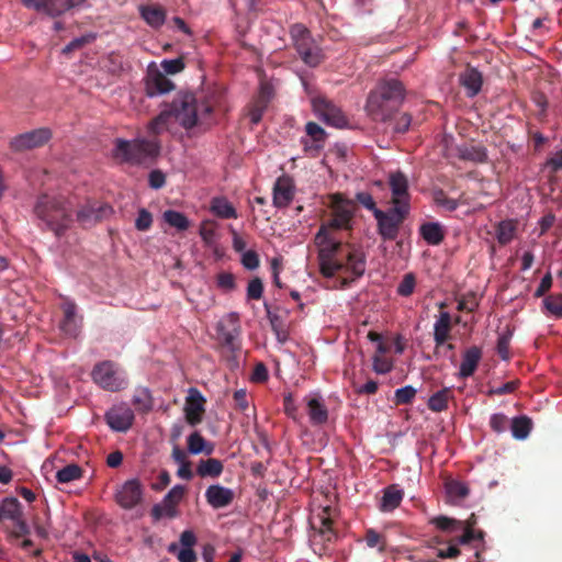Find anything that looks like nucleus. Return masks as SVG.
Listing matches in <instances>:
<instances>
[{
  "instance_id": "34",
  "label": "nucleus",
  "mask_w": 562,
  "mask_h": 562,
  "mask_svg": "<svg viewBox=\"0 0 562 562\" xmlns=\"http://www.w3.org/2000/svg\"><path fill=\"white\" fill-rule=\"evenodd\" d=\"M188 450L192 454L205 453L210 456L214 451V445L212 442H207L200 432H192L188 439Z\"/></svg>"
},
{
  "instance_id": "26",
  "label": "nucleus",
  "mask_w": 562,
  "mask_h": 562,
  "mask_svg": "<svg viewBox=\"0 0 562 562\" xmlns=\"http://www.w3.org/2000/svg\"><path fill=\"white\" fill-rule=\"evenodd\" d=\"M404 493L396 485H389L383 490L379 509L383 513L393 512L403 501Z\"/></svg>"
},
{
  "instance_id": "47",
  "label": "nucleus",
  "mask_w": 562,
  "mask_h": 562,
  "mask_svg": "<svg viewBox=\"0 0 562 562\" xmlns=\"http://www.w3.org/2000/svg\"><path fill=\"white\" fill-rule=\"evenodd\" d=\"M434 202L449 212L456 211L459 206V202L448 198L442 189H438L434 192Z\"/></svg>"
},
{
  "instance_id": "61",
  "label": "nucleus",
  "mask_w": 562,
  "mask_h": 562,
  "mask_svg": "<svg viewBox=\"0 0 562 562\" xmlns=\"http://www.w3.org/2000/svg\"><path fill=\"white\" fill-rule=\"evenodd\" d=\"M512 334L508 331L506 334H502L497 339V353L503 360L509 359V342H510Z\"/></svg>"
},
{
  "instance_id": "36",
  "label": "nucleus",
  "mask_w": 562,
  "mask_h": 562,
  "mask_svg": "<svg viewBox=\"0 0 562 562\" xmlns=\"http://www.w3.org/2000/svg\"><path fill=\"white\" fill-rule=\"evenodd\" d=\"M451 398H453L452 390L450 387H443L429 397L427 403L428 408L436 413L443 412L448 408V403Z\"/></svg>"
},
{
  "instance_id": "48",
  "label": "nucleus",
  "mask_w": 562,
  "mask_h": 562,
  "mask_svg": "<svg viewBox=\"0 0 562 562\" xmlns=\"http://www.w3.org/2000/svg\"><path fill=\"white\" fill-rule=\"evenodd\" d=\"M416 396V390L412 385L397 389L394 394L395 405H405L413 402Z\"/></svg>"
},
{
  "instance_id": "28",
  "label": "nucleus",
  "mask_w": 562,
  "mask_h": 562,
  "mask_svg": "<svg viewBox=\"0 0 562 562\" xmlns=\"http://www.w3.org/2000/svg\"><path fill=\"white\" fill-rule=\"evenodd\" d=\"M307 414L310 422L314 426H321L328 420V409L318 398H310L307 401Z\"/></svg>"
},
{
  "instance_id": "18",
  "label": "nucleus",
  "mask_w": 562,
  "mask_h": 562,
  "mask_svg": "<svg viewBox=\"0 0 562 562\" xmlns=\"http://www.w3.org/2000/svg\"><path fill=\"white\" fill-rule=\"evenodd\" d=\"M306 137L302 138V144L306 153L317 154L323 147L326 133L322 126L315 122H308L305 126Z\"/></svg>"
},
{
  "instance_id": "51",
  "label": "nucleus",
  "mask_w": 562,
  "mask_h": 562,
  "mask_svg": "<svg viewBox=\"0 0 562 562\" xmlns=\"http://www.w3.org/2000/svg\"><path fill=\"white\" fill-rule=\"evenodd\" d=\"M446 490L451 497L456 498H464L469 494V487L467 484L454 480L446 483Z\"/></svg>"
},
{
  "instance_id": "5",
  "label": "nucleus",
  "mask_w": 562,
  "mask_h": 562,
  "mask_svg": "<svg viewBox=\"0 0 562 562\" xmlns=\"http://www.w3.org/2000/svg\"><path fill=\"white\" fill-rule=\"evenodd\" d=\"M160 153V144L156 139L135 138L126 140L115 139L113 158L130 165H143L155 159Z\"/></svg>"
},
{
  "instance_id": "39",
  "label": "nucleus",
  "mask_w": 562,
  "mask_h": 562,
  "mask_svg": "<svg viewBox=\"0 0 562 562\" xmlns=\"http://www.w3.org/2000/svg\"><path fill=\"white\" fill-rule=\"evenodd\" d=\"M510 429L515 439L524 440L532 429V420L526 415L515 417L512 419Z\"/></svg>"
},
{
  "instance_id": "35",
  "label": "nucleus",
  "mask_w": 562,
  "mask_h": 562,
  "mask_svg": "<svg viewBox=\"0 0 562 562\" xmlns=\"http://www.w3.org/2000/svg\"><path fill=\"white\" fill-rule=\"evenodd\" d=\"M23 516L22 506L18 498L5 497L0 504V521L4 519L16 520Z\"/></svg>"
},
{
  "instance_id": "3",
  "label": "nucleus",
  "mask_w": 562,
  "mask_h": 562,
  "mask_svg": "<svg viewBox=\"0 0 562 562\" xmlns=\"http://www.w3.org/2000/svg\"><path fill=\"white\" fill-rule=\"evenodd\" d=\"M404 98L403 83L394 78L385 79L369 93L366 109L372 120L385 122L398 111Z\"/></svg>"
},
{
  "instance_id": "46",
  "label": "nucleus",
  "mask_w": 562,
  "mask_h": 562,
  "mask_svg": "<svg viewBox=\"0 0 562 562\" xmlns=\"http://www.w3.org/2000/svg\"><path fill=\"white\" fill-rule=\"evenodd\" d=\"M515 224L512 221H503L496 228V237L499 244L506 245L513 238L515 234Z\"/></svg>"
},
{
  "instance_id": "64",
  "label": "nucleus",
  "mask_w": 562,
  "mask_h": 562,
  "mask_svg": "<svg viewBox=\"0 0 562 562\" xmlns=\"http://www.w3.org/2000/svg\"><path fill=\"white\" fill-rule=\"evenodd\" d=\"M411 123L412 116L408 113H403L395 120L393 130L395 133H406L411 126Z\"/></svg>"
},
{
  "instance_id": "2",
  "label": "nucleus",
  "mask_w": 562,
  "mask_h": 562,
  "mask_svg": "<svg viewBox=\"0 0 562 562\" xmlns=\"http://www.w3.org/2000/svg\"><path fill=\"white\" fill-rule=\"evenodd\" d=\"M41 224L56 237H63L74 223V204L60 194H42L34 205Z\"/></svg>"
},
{
  "instance_id": "1",
  "label": "nucleus",
  "mask_w": 562,
  "mask_h": 562,
  "mask_svg": "<svg viewBox=\"0 0 562 562\" xmlns=\"http://www.w3.org/2000/svg\"><path fill=\"white\" fill-rule=\"evenodd\" d=\"M315 245L318 248L319 270L324 277L331 278L337 272H345L355 280L364 274L367 260L360 248L339 239H330Z\"/></svg>"
},
{
  "instance_id": "56",
  "label": "nucleus",
  "mask_w": 562,
  "mask_h": 562,
  "mask_svg": "<svg viewBox=\"0 0 562 562\" xmlns=\"http://www.w3.org/2000/svg\"><path fill=\"white\" fill-rule=\"evenodd\" d=\"M95 36L92 35V34H87V35H83V36H80V37H77V38H74L71 42H69L64 48H63V53L64 54H69L76 49H79L81 47H83L85 45L91 43L92 41H94Z\"/></svg>"
},
{
  "instance_id": "29",
  "label": "nucleus",
  "mask_w": 562,
  "mask_h": 562,
  "mask_svg": "<svg viewBox=\"0 0 562 562\" xmlns=\"http://www.w3.org/2000/svg\"><path fill=\"white\" fill-rule=\"evenodd\" d=\"M175 88L173 82L161 72L155 74L147 82V94L154 97L157 94H164L171 91Z\"/></svg>"
},
{
  "instance_id": "38",
  "label": "nucleus",
  "mask_w": 562,
  "mask_h": 562,
  "mask_svg": "<svg viewBox=\"0 0 562 562\" xmlns=\"http://www.w3.org/2000/svg\"><path fill=\"white\" fill-rule=\"evenodd\" d=\"M458 157L461 160L482 164L487 160L486 149L483 146H461L458 148Z\"/></svg>"
},
{
  "instance_id": "43",
  "label": "nucleus",
  "mask_w": 562,
  "mask_h": 562,
  "mask_svg": "<svg viewBox=\"0 0 562 562\" xmlns=\"http://www.w3.org/2000/svg\"><path fill=\"white\" fill-rule=\"evenodd\" d=\"M430 524L436 526L439 530L446 531V532H453L457 530H461V528H463L462 521L457 520L454 518L447 517V516L434 517L430 520Z\"/></svg>"
},
{
  "instance_id": "27",
  "label": "nucleus",
  "mask_w": 562,
  "mask_h": 562,
  "mask_svg": "<svg viewBox=\"0 0 562 562\" xmlns=\"http://www.w3.org/2000/svg\"><path fill=\"white\" fill-rule=\"evenodd\" d=\"M86 0H47L44 12L50 16L60 15L69 10L83 7Z\"/></svg>"
},
{
  "instance_id": "10",
  "label": "nucleus",
  "mask_w": 562,
  "mask_h": 562,
  "mask_svg": "<svg viewBox=\"0 0 562 562\" xmlns=\"http://www.w3.org/2000/svg\"><path fill=\"white\" fill-rule=\"evenodd\" d=\"M112 212L109 204L88 200L77 209L76 221L81 227L88 228L109 217Z\"/></svg>"
},
{
  "instance_id": "15",
  "label": "nucleus",
  "mask_w": 562,
  "mask_h": 562,
  "mask_svg": "<svg viewBox=\"0 0 562 562\" xmlns=\"http://www.w3.org/2000/svg\"><path fill=\"white\" fill-rule=\"evenodd\" d=\"M315 109L319 113L321 117L329 125L344 127L348 123L342 111L326 99L316 100Z\"/></svg>"
},
{
  "instance_id": "55",
  "label": "nucleus",
  "mask_w": 562,
  "mask_h": 562,
  "mask_svg": "<svg viewBox=\"0 0 562 562\" xmlns=\"http://www.w3.org/2000/svg\"><path fill=\"white\" fill-rule=\"evenodd\" d=\"M153 224V216L151 213L148 212L146 209H140L138 211L136 221H135V227L136 229L140 232H146L151 227Z\"/></svg>"
},
{
  "instance_id": "53",
  "label": "nucleus",
  "mask_w": 562,
  "mask_h": 562,
  "mask_svg": "<svg viewBox=\"0 0 562 562\" xmlns=\"http://www.w3.org/2000/svg\"><path fill=\"white\" fill-rule=\"evenodd\" d=\"M263 294V282L260 278H252L247 285V300H260Z\"/></svg>"
},
{
  "instance_id": "13",
  "label": "nucleus",
  "mask_w": 562,
  "mask_h": 562,
  "mask_svg": "<svg viewBox=\"0 0 562 562\" xmlns=\"http://www.w3.org/2000/svg\"><path fill=\"white\" fill-rule=\"evenodd\" d=\"M105 419L111 429L126 431L133 425L134 413L127 405L121 404L109 409Z\"/></svg>"
},
{
  "instance_id": "42",
  "label": "nucleus",
  "mask_w": 562,
  "mask_h": 562,
  "mask_svg": "<svg viewBox=\"0 0 562 562\" xmlns=\"http://www.w3.org/2000/svg\"><path fill=\"white\" fill-rule=\"evenodd\" d=\"M82 473L83 471L78 464L71 463L57 471L56 480L59 483H69L80 479Z\"/></svg>"
},
{
  "instance_id": "63",
  "label": "nucleus",
  "mask_w": 562,
  "mask_h": 562,
  "mask_svg": "<svg viewBox=\"0 0 562 562\" xmlns=\"http://www.w3.org/2000/svg\"><path fill=\"white\" fill-rule=\"evenodd\" d=\"M258 254L254 250H247L241 257L243 266L248 270H255L259 267Z\"/></svg>"
},
{
  "instance_id": "58",
  "label": "nucleus",
  "mask_w": 562,
  "mask_h": 562,
  "mask_svg": "<svg viewBox=\"0 0 562 562\" xmlns=\"http://www.w3.org/2000/svg\"><path fill=\"white\" fill-rule=\"evenodd\" d=\"M216 224L213 221H203L200 225V236L206 244H211L215 236Z\"/></svg>"
},
{
  "instance_id": "4",
  "label": "nucleus",
  "mask_w": 562,
  "mask_h": 562,
  "mask_svg": "<svg viewBox=\"0 0 562 562\" xmlns=\"http://www.w3.org/2000/svg\"><path fill=\"white\" fill-rule=\"evenodd\" d=\"M329 207L331 217L321 225L314 237L315 244L338 239L335 236L336 231H349L352 228L356 204L351 200L345 199L340 193H335L330 196Z\"/></svg>"
},
{
  "instance_id": "54",
  "label": "nucleus",
  "mask_w": 562,
  "mask_h": 562,
  "mask_svg": "<svg viewBox=\"0 0 562 562\" xmlns=\"http://www.w3.org/2000/svg\"><path fill=\"white\" fill-rule=\"evenodd\" d=\"M463 533L459 537H457L456 539H453L452 541L456 542V544L460 543V544H468L476 539H482L483 538V533L481 531L479 532H475L473 529H472V526H463Z\"/></svg>"
},
{
  "instance_id": "31",
  "label": "nucleus",
  "mask_w": 562,
  "mask_h": 562,
  "mask_svg": "<svg viewBox=\"0 0 562 562\" xmlns=\"http://www.w3.org/2000/svg\"><path fill=\"white\" fill-rule=\"evenodd\" d=\"M187 490L183 485L173 486L164 497L162 503L166 507V515L169 518L177 516L176 507L184 497Z\"/></svg>"
},
{
  "instance_id": "20",
  "label": "nucleus",
  "mask_w": 562,
  "mask_h": 562,
  "mask_svg": "<svg viewBox=\"0 0 562 562\" xmlns=\"http://www.w3.org/2000/svg\"><path fill=\"white\" fill-rule=\"evenodd\" d=\"M393 205H408V181L402 172L390 176Z\"/></svg>"
},
{
  "instance_id": "49",
  "label": "nucleus",
  "mask_w": 562,
  "mask_h": 562,
  "mask_svg": "<svg viewBox=\"0 0 562 562\" xmlns=\"http://www.w3.org/2000/svg\"><path fill=\"white\" fill-rule=\"evenodd\" d=\"M479 306V301L474 292H468L458 300V311L460 312H474Z\"/></svg>"
},
{
  "instance_id": "52",
  "label": "nucleus",
  "mask_w": 562,
  "mask_h": 562,
  "mask_svg": "<svg viewBox=\"0 0 562 562\" xmlns=\"http://www.w3.org/2000/svg\"><path fill=\"white\" fill-rule=\"evenodd\" d=\"M416 285V279L413 273H407L404 276L402 281L397 286V294L404 297H407L413 294Z\"/></svg>"
},
{
  "instance_id": "24",
  "label": "nucleus",
  "mask_w": 562,
  "mask_h": 562,
  "mask_svg": "<svg viewBox=\"0 0 562 562\" xmlns=\"http://www.w3.org/2000/svg\"><path fill=\"white\" fill-rule=\"evenodd\" d=\"M482 359V349L477 346L468 348L462 356L459 376L467 379L472 376Z\"/></svg>"
},
{
  "instance_id": "32",
  "label": "nucleus",
  "mask_w": 562,
  "mask_h": 562,
  "mask_svg": "<svg viewBox=\"0 0 562 562\" xmlns=\"http://www.w3.org/2000/svg\"><path fill=\"white\" fill-rule=\"evenodd\" d=\"M419 233L429 245H439L445 238V231L439 223L428 222L419 227Z\"/></svg>"
},
{
  "instance_id": "11",
  "label": "nucleus",
  "mask_w": 562,
  "mask_h": 562,
  "mask_svg": "<svg viewBox=\"0 0 562 562\" xmlns=\"http://www.w3.org/2000/svg\"><path fill=\"white\" fill-rule=\"evenodd\" d=\"M52 131L47 127L25 132L10 140V148L18 153L38 148L44 146L52 138Z\"/></svg>"
},
{
  "instance_id": "19",
  "label": "nucleus",
  "mask_w": 562,
  "mask_h": 562,
  "mask_svg": "<svg viewBox=\"0 0 562 562\" xmlns=\"http://www.w3.org/2000/svg\"><path fill=\"white\" fill-rule=\"evenodd\" d=\"M234 497L233 490L220 484L210 485L205 491L207 504L215 509L227 507L233 503Z\"/></svg>"
},
{
  "instance_id": "60",
  "label": "nucleus",
  "mask_w": 562,
  "mask_h": 562,
  "mask_svg": "<svg viewBox=\"0 0 562 562\" xmlns=\"http://www.w3.org/2000/svg\"><path fill=\"white\" fill-rule=\"evenodd\" d=\"M161 68L168 75H176L184 69V63L181 57L176 59H165L161 61Z\"/></svg>"
},
{
  "instance_id": "7",
  "label": "nucleus",
  "mask_w": 562,
  "mask_h": 562,
  "mask_svg": "<svg viewBox=\"0 0 562 562\" xmlns=\"http://www.w3.org/2000/svg\"><path fill=\"white\" fill-rule=\"evenodd\" d=\"M291 38L300 58L310 67H317L324 59L321 47L303 24H294L290 30Z\"/></svg>"
},
{
  "instance_id": "12",
  "label": "nucleus",
  "mask_w": 562,
  "mask_h": 562,
  "mask_svg": "<svg viewBox=\"0 0 562 562\" xmlns=\"http://www.w3.org/2000/svg\"><path fill=\"white\" fill-rule=\"evenodd\" d=\"M204 405V396L198 389L191 387L184 405L186 419L189 425L196 426L202 422L205 412Z\"/></svg>"
},
{
  "instance_id": "9",
  "label": "nucleus",
  "mask_w": 562,
  "mask_h": 562,
  "mask_svg": "<svg viewBox=\"0 0 562 562\" xmlns=\"http://www.w3.org/2000/svg\"><path fill=\"white\" fill-rule=\"evenodd\" d=\"M409 205H393L387 211L375 210L374 218L378 223V233L384 240H394L398 236L400 227L407 217Z\"/></svg>"
},
{
  "instance_id": "62",
  "label": "nucleus",
  "mask_w": 562,
  "mask_h": 562,
  "mask_svg": "<svg viewBox=\"0 0 562 562\" xmlns=\"http://www.w3.org/2000/svg\"><path fill=\"white\" fill-rule=\"evenodd\" d=\"M508 418L504 414H493L490 418V426L496 432L506 430Z\"/></svg>"
},
{
  "instance_id": "37",
  "label": "nucleus",
  "mask_w": 562,
  "mask_h": 562,
  "mask_svg": "<svg viewBox=\"0 0 562 562\" xmlns=\"http://www.w3.org/2000/svg\"><path fill=\"white\" fill-rule=\"evenodd\" d=\"M140 15L153 27H160L166 20V11L158 5L142 7Z\"/></svg>"
},
{
  "instance_id": "25",
  "label": "nucleus",
  "mask_w": 562,
  "mask_h": 562,
  "mask_svg": "<svg viewBox=\"0 0 562 562\" xmlns=\"http://www.w3.org/2000/svg\"><path fill=\"white\" fill-rule=\"evenodd\" d=\"M451 316L448 312H440L438 319L434 325V341L436 348L443 346L450 338Z\"/></svg>"
},
{
  "instance_id": "44",
  "label": "nucleus",
  "mask_w": 562,
  "mask_h": 562,
  "mask_svg": "<svg viewBox=\"0 0 562 562\" xmlns=\"http://www.w3.org/2000/svg\"><path fill=\"white\" fill-rule=\"evenodd\" d=\"M171 115L169 111H162L159 115L153 119L148 124V133L153 136H158L168 128Z\"/></svg>"
},
{
  "instance_id": "16",
  "label": "nucleus",
  "mask_w": 562,
  "mask_h": 562,
  "mask_svg": "<svg viewBox=\"0 0 562 562\" xmlns=\"http://www.w3.org/2000/svg\"><path fill=\"white\" fill-rule=\"evenodd\" d=\"M311 527L317 531L326 541H331L336 533L333 529L331 508L329 506L322 508L310 518Z\"/></svg>"
},
{
  "instance_id": "33",
  "label": "nucleus",
  "mask_w": 562,
  "mask_h": 562,
  "mask_svg": "<svg viewBox=\"0 0 562 562\" xmlns=\"http://www.w3.org/2000/svg\"><path fill=\"white\" fill-rule=\"evenodd\" d=\"M224 470L223 462L215 458L200 460L196 467V473L201 477H218Z\"/></svg>"
},
{
  "instance_id": "59",
  "label": "nucleus",
  "mask_w": 562,
  "mask_h": 562,
  "mask_svg": "<svg viewBox=\"0 0 562 562\" xmlns=\"http://www.w3.org/2000/svg\"><path fill=\"white\" fill-rule=\"evenodd\" d=\"M216 284L224 291H233L236 288L235 277L231 272H221L217 274Z\"/></svg>"
},
{
  "instance_id": "22",
  "label": "nucleus",
  "mask_w": 562,
  "mask_h": 562,
  "mask_svg": "<svg viewBox=\"0 0 562 562\" xmlns=\"http://www.w3.org/2000/svg\"><path fill=\"white\" fill-rule=\"evenodd\" d=\"M240 328L234 325L232 328H226L223 324L217 325V339L223 348L232 353L240 350Z\"/></svg>"
},
{
  "instance_id": "17",
  "label": "nucleus",
  "mask_w": 562,
  "mask_h": 562,
  "mask_svg": "<svg viewBox=\"0 0 562 562\" xmlns=\"http://www.w3.org/2000/svg\"><path fill=\"white\" fill-rule=\"evenodd\" d=\"M294 198V184L290 177H279L273 186V205L276 207L288 206Z\"/></svg>"
},
{
  "instance_id": "41",
  "label": "nucleus",
  "mask_w": 562,
  "mask_h": 562,
  "mask_svg": "<svg viewBox=\"0 0 562 562\" xmlns=\"http://www.w3.org/2000/svg\"><path fill=\"white\" fill-rule=\"evenodd\" d=\"M543 310L555 318H562V294H550L542 301Z\"/></svg>"
},
{
  "instance_id": "57",
  "label": "nucleus",
  "mask_w": 562,
  "mask_h": 562,
  "mask_svg": "<svg viewBox=\"0 0 562 562\" xmlns=\"http://www.w3.org/2000/svg\"><path fill=\"white\" fill-rule=\"evenodd\" d=\"M372 361L373 370L379 374L389 373L393 368L392 361L384 356L374 355Z\"/></svg>"
},
{
  "instance_id": "14",
  "label": "nucleus",
  "mask_w": 562,
  "mask_h": 562,
  "mask_svg": "<svg viewBox=\"0 0 562 562\" xmlns=\"http://www.w3.org/2000/svg\"><path fill=\"white\" fill-rule=\"evenodd\" d=\"M142 485L135 479L126 481L116 493V502L124 509L134 508L142 502Z\"/></svg>"
},
{
  "instance_id": "8",
  "label": "nucleus",
  "mask_w": 562,
  "mask_h": 562,
  "mask_svg": "<svg viewBox=\"0 0 562 562\" xmlns=\"http://www.w3.org/2000/svg\"><path fill=\"white\" fill-rule=\"evenodd\" d=\"M91 378L97 385L109 392H119L127 386L124 371L110 360L97 363L91 371Z\"/></svg>"
},
{
  "instance_id": "6",
  "label": "nucleus",
  "mask_w": 562,
  "mask_h": 562,
  "mask_svg": "<svg viewBox=\"0 0 562 562\" xmlns=\"http://www.w3.org/2000/svg\"><path fill=\"white\" fill-rule=\"evenodd\" d=\"M214 103L210 101L199 102L193 93H183L178 95L171 103L170 115L187 130L192 128L199 122V119L211 115Z\"/></svg>"
},
{
  "instance_id": "23",
  "label": "nucleus",
  "mask_w": 562,
  "mask_h": 562,
  "mask_svg": "<svg viewBox=\"0 0 562 562\" xmlns=\"http://www.w3.org/2000/svg\"><path fill=\"white\" fill-rule=\"evenodd\" d=\"M459 81L465 89L467 95L473 98L481 91L483 85V76L476 68L468 66L460 74Z\"/></svg>"
},
{
  "instance_id": "21",
  "label": "nucleus",
  "mask_w": 562,
  "mask_h": 562,
  "mask_svg": "<svg viewBox=\"0 0 562 562\" xmlns=\"http://www.w3.org/2000/svg\"><path fill=\"white\" fill-rule=\"evenodd\" d=\"M64 317L60 322V329L70 337H76L80 330V322L77 317V305L72 301L64 302Z\"/></svg>"
},
{
  "instance_id": "30",
  "label": "nucleus",
  "mask_w": 562,
  "mask_h": 562,
  "mask_svg": "<svg viewBox=\"0 0 562 562\" xmlns=\"http://www.w3.org/2000/svg\"><path fill=\"white\" fill-rule=\"evenodd\" d=\"M211 212L220 218H237L234 205L224 196H215L211 201Z\"/></svg>"
},
{
  "instance_id": "45",
  "label": "nucleus",
  "mask_w": 562,
  "mask_h": 562,
  "mask_svg": "<svg viewBox=\"0 0 562 562\" xmlns=\"http://www.w3.org/2000/svg\"><path fill=\"white\" fill-rule=\"evenodd\" d=\"M133 405L139 412H149L153 407V398L147 389H139L133 396Z\"/></svg>"
},
{
  "instance_id": "40",
  "label": "nucleus",
  "mask_w": 562,
  "mask_h": 562,
  "mask_svg": "<svg viewBox=\"0 0 562 562\" xmlns=\"http://www.w3.org/2000/svg\"><path fill=\"white\" fill-rule=\"evenodd\" d=\"M162 216L168 225L177 228L178 231H187L190 226L188 217L181 212L167 210L164 212Z\"/></svg>"
},
{
  "instance_id": "50",
  "label": "nucleus",
  "mask_w": 562,
  "mask_h": 562,
  "mask_svg": "<svg viewBox=\"0 0 562 562\" xmlns=\"http://www.w3.org/2000/svg\"><path fill=\"white\" fill-rule=\"evenodd\" d=\"M268 104L255 98V100L248 108V116L254 125L258 124L261 121L262 115L266 112Z\"/></svg>"
}]
</instances>
